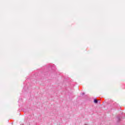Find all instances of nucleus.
I'll return each instance as SVG.
<instances>
[{"instance_id": "obj_1", "label": "nucleus", "mask_w": 125, "mask_h": 125, "mask_svg": "<svg viewBox=\"0 0 125 125\" xmlns=\"http://www.w3.org/2000/svg\"><path fill=\"white\" fill-rule=\"evenodd\" d=\"M121 119H122V117L118 116L117 117L118 122H120Z\"/></svg>"}, {"instance_id": "obj_2", "label": "nucleus", "mask_w": 125, "mask_h": 125, "mask_svg": "<svg viewBox=\"0 0 125 125\" xmlns=\"http://www.w3.org/2000/svg\"><path fill=\"white\" fill-rule=\"evenodd\" d=\"M94 102L96 104H97L98 103V101L96 99H94Z\"/></svg>"}, {"instance_id": "obj_3", "label": "nucleus", "mask_w": 125, "mask_h": 125, "mask_svg": "<svg viewBox=\"0 0 125 125\" xmlns=\"http://www.w3.org/2000/svg\"><path fill=\"white\" fill-rule=\"evenodd\" d=\"M83 94H84V93H83Z\"/></svg>"}]
</instances>
